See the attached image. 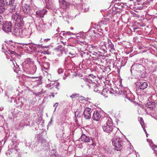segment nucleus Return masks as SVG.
Listing matches in <instances>:
<instances>
[{
  "label": "nucleus",
  "mask_w": 157,
  "mask_h": 157,
  "mask_svg": "<svg viewBox=\"0 0 157 157\" xmlns=\"http://www.w3.org/2000/svg\"><path fill=\"white\" fill-rule=\"evenodd\" d=\"M29 65L28 64H23V69L24 71H27V70L29 69Z\"/></svg>",
  "instance_id": "26"
},
{
  "label": "nucleus",
  "mask_w": 157,
  "mask_h": 157,
  "mask_svg": "<svg viewBox=\"0 0 157 157\" xmlns=\"http://www.w3.org/2000/svg\"><path fill=\"white\" fill-rule=\"evenodd\" d=\"M2 23H3V18L2 16L0 15V25L2 24Z\"/></svg>",
  "instance_id": "38"
},
{
  "label": "nucleus",
  "mask_w": 157,
  "mask_h": 157,
  "mask_svg": "<svg viewBox=\"0 0 157 157\" xmlns=\"http://www.w3.org/2000/svg\"><path fill=\"white\" fill-rule=\"evenodd\" d=\"M155 102L150 101H148L146 104V106L151 110L155 108Z\"/></svg>",
  "instance_id": "16"
},
{
  "label": "nucleus",
  "mask_w": 157,
  "mask_h": 157,
  "mask_svg": "<svg viewBox=\"0 0 157 157\" xmlns=\"http://www.w3.org/2000/svg\"><path fill=\"white\" fill-rule=\"evenodd\" d=\"M79 96V94L74 93L72 94L70 96V97L72 99L76 97H78Z\"/></svg>",
  "instance_id": "30"
},
{
  "label": "nucleus",
  "mask_w": 157,
  "mask_h": 157,
  "mask_svg": "<svg viewBox=\"0 0 157 157\" xmlns=\"http://www.w3.org/2000/svg\"><path fill=\"white\" fill-rule=\"evenodd\" d=\"M47 87H48V89L49 90H51L52 88H53V87H51V86H49V87H48V86H47Z\"/></svg>",
  "instance_id": "46"
},
{
  "label": "nucleus",
  "mask_w": 157,
  "mask_h": 157,
  "mask_svg": "<svg viewBox=\"0 0 157 157\" xmlns=\"http://www.w3.org/2000/svg\"><path fill=\"white\" fill-rule=\"evenodd\" d=\"M139 121H140V122L141 124V125L142 127H143V124H144V120H143V118L141 117H140Z\"/></svg>",
  "instance_id": "40"
},
{
  "label": "nucleus",
  "mask_w": 157,
  "mask_h": 157,
  "mask_svg": "<svg viewBox=\"0 0 157 157\" xmlns=\"http://www.w3.org/2000/svg\"><path fill=\"white\" fill-rule=\"evenodd\" d=\"M27 30V32H26L25 33V34H28V35H24V36L25 35V36H28L29 35V34L28 33V30Z\"/></svg>",
  "instance_id": "47"
},
{
  "label": "nucleus",
  "mask_w": 157,
  "mask_h": 157,
  "mask_svg": "<svg viewBox=\"0 0 157 157\" xmlns=\"http://www.w3.org/2000/svg\"><path fill=\"white\" fill-rule=\"evenodd\" d=\"M79 139H80L81 141L85 143L89 142L90 141V138L84 134L81 135Z\"/></svg>",
  "instance_id": "13"
},
{
  "label": "nucleus",
  "mask_w": 157,
  "mask_h": 157,
  "mask_svg": "<svg viewBox=\"0 0 157 157\" xmlns=\"http://www.w3.org/2000/svg\"><path fill=\"white\" fill-rule=\"evenodd\" d=\"M101 115L100 112L97 110L94 111L93 114L92 118L94 120L99 121L101 117Z\"/></svg>",
  "instance_id": "10"
},
{
  "label": "nucleus",
  "mask_w": 157,
  "mask_h": 157,
  "mask_svg": "<svg viewBox=\"0 0 157 157\" xmlns=\"http://www.w3.org/2000/svg\"><path fill=\"white\" fill-rule=\"evenodd\" d=\"M138 85L139 86V88L140 89L144 90L148 86V83L146 82H138Z\"/></svg>",
  "instance_id": "17"
},
{
  "label": "nucleus",
  "mask_w": 157,
  "mask_h": 157,
  "mask_svg": "<svg viewBox=\"0 0 157 157\" xmlns=\"http://www.w3.org/2000/svg\"><path fill=\"white\" fill-rule=\"evenodd\" d=\"M151 148L153 150L154 153L157 155V146L153 145L152 146Z\"/></svg>",
  "instance_id": "32"
},
{
  "label": "nucleus",
  "mask_w": 157,
  "mask_h": 157,
  "mask_svg": "<svg viewBox=\"0 0 157 157\" xmlns=\"http://www.w3.org/2000/svg\"><path fill=\"white\" fill-rule=\"evenodd\" d=\"M106 123L102 126L104 131L106 133L110 134L112 133L113 135L115 134L116 129L113 125L112 119L110 117H106Z\"/></svg>",
  "instance_id": "1"
},
{
  "label": "nucleus",
  "mask_w": 157,
  "mask_h": 157,
  "mask_svg": "<svg viewBox=\"0 0 157 157\" xmlns=\"http://www.w3.org/2000/svg\"><path fill=\"white\" fill-rule=\"evenodd\" d=\"M114 93L115 91L113 89L106 88L103 89L101 94L105 97H107L108 95L106 94H114Z\"/></svg>",
  "instance_id": "7"
},
{
  "label": "nucleus",
  "mask_w": 157,
  "mask_h": 157,
  "mask_svg": "<svg viewBox=\"0 0 157 157\" xmlns=\"http://www.w3.org/2000/svg\"><path fill=\"white\" fill-rule=\"evenodd\" d=\"M60 51L61 54H66L67 52V49H65L64 47H63V49H61Z\"/></svg>",
  "instance_id": "33"
},
{
  "label": "nucleus",
  "mask_w": 157,
  "mask_h": 157,
  "mask_svg": "<svg viewBox=\"0 0 157 157\" xmlns=\"http://www.w3.org/2000/svg\"><path fill=\"white\" fill-rule=\"evenodd\" d=\"M69 54L71 55V56H73V55H75V54L74 53H73L71 52H70L69 53Z\"/></svg>",
  "instance_id": "45"
},
{
  "label": "nucleus",
  "mask_w": 157,
  "mask_h": 157,
  "mask_svg": "<svg viewBox=\"0 0 157 157\" xmlns=\"http://www.w3.org/2000/svg\"><path fill=\"white\" fill-rule=\"evenodd\" d=\"M91 108L86 107L84 110L83 117L86 119H89L90 118V114L92 111H91Z\"/></svg>",
  "instance_id": "8"
},
{
  "label": "nucleus",
  "mask_w": 157,
  "mask_h": 157,
  "mask_svg": "<svg viewBox=\"0 0 157 157\" xmlns=\"http://www.w3.org/2000/svg\"><path fill=\"white\" fill-rule=\"evenodd\" d=\"M131 68L134 69L139 72L140 71H143L144 69V68L143 66L141 64L136 63L133 65L131 67Z\"/></svg>",
  "instance_id": "9"
},
{
  "label": "nucleus",
  "mask_w": 157,
  "mask_h": 157,
  "mask_svg": "<svg viewBox=\"0 0 157 157\" xmlns=\"http://www.w3.org/2000/svg\"><path fill=\"white\" fill-rule=\"evenodd\" d=\"M113 145L115 147V149L117 151H120L122 148L123 142L122 139L117 136L112 140Z\"/></svg>",
  "instance_id": "2"
},
{
  "label": "nucleus",
  "mask_w": 157,
  "mask_h": 157,
  "mask_svg": "<svg viewBox=\"0 0 157 157\" xmlns=\"http://www.w3.org/2000/svg\"><path fill=\"white\" fill-rule=\"evenodd\" d=\"M144 131L146 133V130L144 129Z\"/></svg>",
  "instance_id": "54"
},
{
  "label": "nucleus",
  "mask_w": 157,
  "mask_h": 157,
  "mask_svg": "<svg viewBox=\"0 0 157 157\" xmlns=\"http://www.w3.org/2000/svg\"><path fill=\"white\" fill-rule=\"evenodd\" d=\"M16 6V2H13V3H12L11 5L8 6L9 7V11L10 12H13L15 11Z\"/></svg>",
  "instance_id": "20"
},
{
  "label": "nucleus",
  "mask_w": 157,
  "mask_h": 157,
  "mask_svg": "<svg viewBox=\"0 0 157 157\" xmlns=\"http://www.w3.org/2000/svg\"><path fill=\"white\" fill-rule=\"evenodd\" d=\"M16 150V151H18V150H19L16 147V146L15 145L14 147V148H12V150Z\"/></svg>",
  "instance_id": "43"
},
{
  "label": "nucleus",
  "mask_w": 157,
  "mask_h": 157,
  "mask_svg": "<svg viewBox=\"0 0 157 157\" xmlns=\"http://www.w3.org/2000/svg\"><path fill=\"white\" fill-rule=\"evenodd\" d=\"M27 31V30L26 29L23 30L21 28H19V27H17L15 26L13 29V34L17 36L22 37L24 36V35H28V34L25 33Z\"/></svg>",
  "instance_id": "3"
},
{
  "label": "nucleus",
  "mask_w": 157,
  "mask_h": 157,
  "mask_svg": "<svg viewBox=\"0 0 157 157\" xmlns=\"http://www.w3.org/2000/svg\"><path fill=\"white\" fill-rule=\"evenodd\" d=\"M134 0H129V2H132V1H133Z\"/></svg>",
  "instance_id": "50"
},
{
  "label": "nucleus",
  "mask_w": 157,
  "mask_h": 157,
  "mask_svg": "<svg viewBox=\"0 0 157 157\" xmlns=\"http://www.w3.org/2000/svg\"><path fill=\"white\" fill-rule=\"evenodd\" d=\"M22 8L23 11L25 14L30 15L31 14L32 10L30 6L27 4H25L23 6Z\"/></svg>",
  "instance_id": "11"
},
{
  "label": "nucleus",
  "mask_w": 157,
  "mask_h": 157,
  "mask_svg": "<svg viewBox=\"0 0 157 157\" xmlns=\"http://www.w3.org/2000/svg\"><path fill=\"white\" fill-rule=\"evenodd\" d=\"M71 33L70 32H67L63 33V35H70L71 34Z\"/></svg>",
  "instance_id": "41"
},
{
  "label": "nucleus",
  "mask_w": 157,
  "mask_h": 157,
  "mask_svg": "<svg viewBox=\"0 0 157 157\" xmlns=\"http://www.w3.org/2000/svg\"><path fill=\"white\" fill-rule=\"evenodd\" d=\"M94 90L95 92L98 93H101L103 89V86L98 84H96L94 83L93 86Z\"/></svg>",
  "instance_id": "12"
},
{
  "label": "nucleus",
  "mask_w": 157,
  "mask_h": 157,
  "mask_svg": "<svg viewBox=\"0 0 157 157\" xmlns=\"http://www.w3.org/2000/svg\"><path fill=\"white\" fill-rule=\"evenodd\" d=\"M39 139V141H41L42 143H45L46 142V140L45 139H43L42 138V135L40 134H39L38 135V136L37 137V140Z\"/></svg>",
  "instance_id": "25"
},
{
  "label": "nucleus",
  "mask_w": 157,
  "mask_h": 157,
  "mask_svg": "<svg viewBox=\"0 0 157 157\" xmlns=\"http://www.w3.org/2000/svg\"><path fill=\"white\" fill-rule=\"evenodd\" d=\"M43 93H44L42 91H41V92H38L37 93H34V94H35L36 96H38L40 95H41Z\"/></svg>",
  "instance_id": "39"
},
{
  "label": "nucleus",
  "mask_w": 157,
  "mask_h": 157,
  "mask_svg": "<svg viewBox=\"0 0 157 157\" xmlns=\"http://www.w3.org/2000/svg\"><path fill=\"white\" fill-rule=\"evenodd\" d=\"M87 55L88 56H90V57H93V56H92L91 55H90H90H89V54H87Z\"/></svg>",
  "instance_id": "48"
},
{
  "label": "nucleus",
  "mask_w": 157,
  "mask_h": 157,
  "mask_svg": "<svg viewBox=\"0 0 157 157\" xmlns=\"http://www.w3.org/2000/svg\"><path fill=\"white\" fill-rule=\"evenodd\" d=\"M11 54H13V52H12Z\"/></svg>",
  "instance_id": "59"
},
{
  "label": "nucleus",
  "mask_w": 157,
  "mask_h": 157,
  "mask_svg": "<svg viewBox=\"0 0 157 157\" xmlns=\"http://www.w3.org/2000/svg\"><path fill=\"white\" fill-rule=\"evenodd\" d=\"M59 0V1H60V0Z\"/></svg>",
  "instance_id": "60"
},
{
  "label": "nucleus",
  "mask_w": 157,
  "mask_h": 157,
  "mask_svg": "<svg viewBox=\"0 0 157 157\" xmlns=\"http://www.w3.org/2000/svg\"><path fill=\"white\" fill-rule=\"evenodd\" d=\"M107 44H105V46L106 47V45H108V48L110 50H115L114 48V46L113 44L112 43L111 40L107 38Z\"/></svg>",
  "instance_id": "15"
},
{
  "label": "nucleus",
  "mask_w": 157,
  "mask_h": 157,
  "mask_svg": "<svg viewBox=\"0 0 157 157\" xmlns=\"http://www.w3.org/2000/svg\"><path fill=\"white\" fill-rule=\"evenodd\" d=\"M126 61L124 59H122L121 61V66H124L126 64Z\"/></svg>",
  "instance_id": "36"
},
{
  "label": "nucleus",
  "mask_w": 157,
  "mask_h": 157,
  "mask_svg": "<svg viewBox=\"0 0 157 157\" xmlns=\"http://www.w3.org/2000/svg\"><path fill=\"white\" fill-rule=\"evenodd\" d=\"M117 90H116V94H118V93H117Z\"/></svg>",
  "instance_id": "52"
},
{
  "label": "nucleus",
  "mask_w": 157,
  "mask_h": 157,
  "mask_svg": "<svg viewBox=\"0 0 157 157\" xmlns=\"http://www.w3.org/2000/svg\"><path fill=\"white\" fill-rule=\"evenodd\" d=\"M76 112H75V116H76Z\"/></svg>",
  "instance_id": "56"
},
{
  "label": "nucleus",
  "mask_w": 157,
  "mask_h": 157,
  "mask_svg": "<svg viewBox=\"0 0 157 157\" xmlns=\"http://www.w3.org/2000/svg\"><path fill=\"white\" fill-rule=\"evenodd\" d=\"M4 6H10L12 3L15 2V0H1Z\"/></svg>",
  "instance_id": "22"
},
{
  "label": "nucleus",
  "mask_w": 157,
  "mask_h": 157,
  "mask_svg": "<svg viewBox=\"0 0 157 157\" xmlns=\"http://www.w3.org/2000/svg\"><path fill=\"white\" fill-rule=\"evenodd\" d=\"M115 7L117 8L118 9L122 10V9L124 8H125L127 7L126 4L124 3H118L117 4H115Z\"/></svg>",
  "instance_id": "23"
},
{
  "label": "nucleus",
  "mask_w": 157,
  "mask_h": 157,
  "mask_svg": "<svg viewBox=\"0 0 157 157\" xmlns=\"http://www.w3.org/2000/svg\"><path fill=\"white\" fill-rule=\"evenodd\" d=\"M2 25V29L6 33L11 32L12 25L10 22L6 21Z\"/></svg>",
  "instance_id": "5"
},
{
  "label": "nucleus",
  "mask_w": 157,
  "mask_h": 157,
  "mask_svg": "<svg viewBox=\"0 0 157 157\" xmlns=\"http://www.w3.org/2000/svg\"><path fill=\"white\" fill-rule=\"evenodd\" d=\"M33 78H36V81H40V84H41L42 83L41 79L42 78V76H39L38 77H33Z\"/></svg>",
  "instance_id": "34"
},
{
  "label": "nucleus",
  "mask_w": 157,
  "mask_h": 157,
  "mask_svg": "<svg viewBox=\"0 0 157 157\" xmlns=\"http://www.w3.org/2000/svg\"><path fill=\"white\" fill-rule=\"evenodd\" d=\"M67 1L65 0H60L59 2L60 3H61L63 8H66L69 6V2L68 1L69 0H67Z\"/></svg>",
  "instance_id": "18"
},
{
  "label": "nucleus",
  "mask_w": 157,
  "mask_h": 157,
  "mask_svg": "<svg viewBox=\"0 0 157 157\" xmlns=\"http://www.w3.org/2000/svg\"><path fill=\"white\" fill-rule=\"evenodd\" d=\"M104 151L107 154L110 153L111 152V149L110 148H104Z\"/></svg>",
  "instance_id": "35"
},
{
  "label": "nucleus",
  "mask_w": 157,
  "mask_h": 157,
  "mask_svg": "<svg viewBox=\"0 0 157 157\" xmlns=\"http://www.w3.org/2000/svg\"><path fill=\"white\" fill-rule=\"evenodd\" d=\"M40 48V46L39 45H34L33 46V49L36 52L39 51Z\"/></svg>",
  "instance_id": "28"
},
{
  "label": "nucleus",
  "mask_w": 157,
  "mask_h": 157,
  "mask_svg": "<svg viewBox=\"0 0 157 157\" xmlns=\"http://www.w3.org/2000/svg\"><path fill=\"white\" fill-rule=\"evenodd\" d=\"M63 49V46L61 45H59L57 47L55 48L54 49V50L57 51H60L61 50H62L61 49Z\"/></svg>",
  "instance_id": "31"
},
{
  "label": "nucleus",
  "mask_w": 157,
  "mask_h": 157,
  "mask_svg": "<svg viewBox=\"0 0 157 157\" xmlns=\"http://www.w3.org/2000/svg\"><path fill=\"white\" fill-rule=\"evenodd\" d=\"M91 75H92V76H93V75H90V76H91Z\"/></svg>",
  "instance_id": "55"
},
{
  "label": "nucleus",
  "mask_w": 157,
  "mask_h": 157,
  "mask_svg": "<svg viewBox=\"0 0 157 157\" xmlns=\"http://www.w3.org/2000/svg\"><path fill=\"white\" fill-rule=\"evenodd\" d=\"M5 10V6L2 0H0V13H3L4 12Z\"/></svg>",
  "instance_id": "24"
},
{
  "label": "nucleus",
  "mask_w": 157,
  "mask_h": 157,
  "mask_svg": "<svg viewBox=\"0 0 157 157\" xmlns=\"http://www.w3.org/2000/svg\"><path fill=\"white\" fill-rule=\"evenodd\" d=\"M44 54H49V52L48 51H44Z\"/></svg>",
  "instance_id": "44"
},
{
  "label": "nucleus",
  "mask_w": 157,
  "mask_h": 157,
  "mask_svg": "<svg viewBox=\"0 0 157 157\" xmlns=\"http://www.w3.org/2000/svg\"><path fill=\"white\" fill-rule=\"evenodd\" d=\"M140 8H141V9H142V8H143V7H140Z\"/></svg>",
  "instance_id": "58"
},
{
  "label": "nucleus",
  "mask_w": 157,
  "mask_h": 157,
  "mask_svg": "<svg viewBox=\"0 0 157 157\" xmlns=\"http://www.w3.org/2000/svg\"><path fill=\"white\" fill-rule=\"evenodd\" d=\"M86 85L88 87V88H90V87H93L94 83L93 82L92 80L90 79H87L86 80Z\"/></svg>",
  "instance_id": "19"
},
{
  "label": "nucleus",
  "mask_w": 157,
  "mask_h": 157,
  "mask_svg": "<svg viewBox=\"0 0 157 157\" xmlns=\"http://www.w3.org/2000/svg\"><path fill=\"white\" fill-rule=\"evenodd\" d=\"M47 12L46 10L44 9H41L37 10L36 12V14L38 16L43 17Z\"/></svg>",
  "instance_id": "14"
},
{
  "label": "nucleus",
  "mask_w": 157,
  "mask_h": 157,
  "mask_svg": "<svg viewBox=\"0 0 157 157\" xmlns=\"http://www.w3.org/2000/svg\"><path fill=\"white\" fill-rule=\"evenodd\" d=\"M157 64L155 63L149 62L147 63V68L149 72L151 74L155 71Z\"/></svg>",
  "instance_id": "6"
},
{
  "label": "nucleus",
  "mask_w": 157,
  "mask_h": 157,
  "mask_svg": "<svg viewBox=\"0 0 157 157\" xmlns=\"http://www.w3.org/2000/svg\"><path fill=\"white\" fill-rule=\"evenodd\" d=\"M16 14H13L12 15V18H16L15 24L17 26L20 28H22L24 25V22L22 17L19 14H17V13H15Z\"/></svg>",
  "instance_id": "4"
},
{
  "label": "nucleus",
  "mask_w": 157,
  "mask_h": 157,
  "mask_svg": "<svg viewBox=\"0 0 157 157\" xmlns=\"http://www.w3.org/2000/svg\"><path fill=\"white\" fill-rule=\"evenodd\" d=\"M58 104V103H56L54 105V107H55V111L56 110V108L57 107Z\"/></svg>",
  "instance_id": "42"
},
{
  "label": "nucleus",
  "mask_w": 157,
  "mask_h": 157,
  "mask_svg": "<svg viewBox=\"0 0 157 157\" xmlns=\"http://www.w3.org/2000/svg\"><path fill=\"white\" fill-rule=\"evenodd\" d=\"M52 96L54 97V95H52Z\"/></svg>",
  "instance_id": "57"
},
{
  "label": "nucleus",
  "mask_w": 157,
  "mask_h": 157,
  "mask_svg": "<svg viewBox=\"0 0 157 157\" xmlns=\"http://www.w3.org/2000/svg\"><path fill=\"white\" fill-rule=\"evenodd\" d=\"M4 6H10L12 3L15 2V0H1Z\"/></svg>",
  "instance_id": "21"
},
{
  "label": "nucleus",
  "mask_w": 157,
  "mask_h": 157,
  "mask_svg": "<svg viewBox=\"0 0 157 157\" xmlns=\"http://www.w3.org/2000/svg\"><path fill=\"white\" fill-rule=\"evenodd\" d=\"M31 72L32 74H34V73L36 71V66L35 65H33V66L31 68Z\"/></svg>",
  "instance_id": "29"
},
{
  "label": "nucleus",
  "mask_w": 157,
  "mask_h": 157,
  "mask_svg": "<svg viewBox=\"0 0 157 157\" xmlns=\"http://www.w3.org/2000/svg\"><path fill=\"white\" fill-rule=\"evenodd\" d=\"M140 76L141 78H145L146 77V73L144 69V71H140Z\"/></svg>",
  "instance_id": "27"
},
{
  "label": "nucleus",
  "mask_w": 157,
  "mask_h": 157,
  "mask_svg": "<svg viewBox=\"0 0 157 157\" xmlns=\"http://www.w3.org/2000/svg\"><path fill=\"white\" fill-rule=\"evenodd\" d=\"M144 131L146 133V130L144 129Z\"/></svg>",
  "instance_id": "53"
},
{
  "label": "nucleus",
  "mask_w": 157,
  "mask_h": 157,
  "mask_svg": "<svg viewBox=\"0 0 157 157\" xmlns=\"http://www.w3.org/2000/svg\"><path fill=\"white\" fill-rule=\"evenodd\" d=\"M99 157H105V156L104 155H101V156H99Z\"/></svg>",
  "instance_id": "49"
},
{
  "label": "nucleus",
  "mask_w": 157,
  "mask_h": 157,
  "mask_svg": "<svg viewBox=\"0 0 157 157\" xmlns=\"http://www.w3.org/2000/svg\"><path fill=\"white\" fill-rule=\"evenodd\" d=\"M59 84V83L58 82H57L56 84H53V86H54L56 88L59 89L58 87Z\"/></svg>",
  "instance_id": "37"
},
{
  "label": "nucleus",
  "mask_w": 157,
  "mask_h": 157,
  "mask_svg": "<svg viewBox=\"0 0 157 157\" xmlns=\"http://www.w3.org/2000/svg\"><path fill=\"white\" fill-rule=\"evenodd\" d=\"M133 2H131V3H130V5H132V4H133Z\"/></svg>",
  "instance_id": "51"
}]
</instances>
